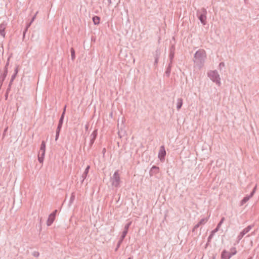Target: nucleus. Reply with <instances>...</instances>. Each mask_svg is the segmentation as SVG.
<instances>
[{
  "label": "nucleus",
  "instance_id": "nucleus-26",
  "mask_svg": "<svg viewBox=\"0 0 259 259\" xmlns=\"http://www.w3.org/2000/svg\"><path fill=\"white\" fill-rule=\"evenodd\" d=\"M175 52H170L169 53V63H172V62H173V59L174 58V56H175Z\"/></svg>",
  "mask_w": 259,
  "mask_h": 259
},
{
  "label": "nucleus",
  "instance_id": "nucleus-16",
  "mask_svg": "<svg viewBox=\"0 0 259 259\" xmlns=\"http://www.w3.org/2000/svg\"><path fill=\"white\" fill-rule=\"evenodd\" d=\"M172 63H169L168 64V66L166 68V71L165 72V75L167 77H169L170 76V74L171 72V69L172 67Z\"/></svg>",
  "mask_w": 259,
  "mask_h": 259
},
{
  "label": "nucleus",
  "instance_id": "nucleus-28",
  "mask_svg": "<svg viewBox=\"0 0 259 259\" xmlns=\"http://www.w3.org/2000/svg\"><path fill=\"white\" fill-rule=\"evenodd\" d=\"M75 193H74V192H72L71 194L70 198V200H69V205H71L73 203V202L74 201V200L75 199Z\"/></svg>",
  "mask_w": 259,
  "mask_h": 259
},
{
  "label": "nucleus",
  "instance_id": "nucleus-10",
  "mask_svg": "<svg viewBox=\"0 0 259 259\" xmlns=\"http://www.w3.org/2000/svg\"><path fill=\"white\" fill-rule=\"evenodd\" d=\"M38 12H36V14L32 17V18H31V20L30 21V22L28 23L27 24L26 27H25V28L24 29V31H23V38H24L25 36V34H26V33L27 32V30H28V28L30 26V25H31L32 23L33 22V21L34 20V19H35V17H36V15L37 14Z\"/></svg>",
  "mask_w": 259,
  "mask_h": 259
},
{
  "label": "nucleus",
  "instance_id": "nucleus-56",
  "mask_svg": "<svg viewBox=\"0 0 259 259\" xmlns=\"http://www.w3.org/2000/svg\"><path fill=\"white\" fill-rule=\"evenodd\" d=\"M214 258H215V257H214L213 258V259H214Z\"/></svg>",
  "mask_w": 259,
  "mask_h": 259
},
{
  "label": "nucleus",
  "instance_id": "nucleus-38",
  "mask_svg": "<svg viewBox=\"0 0 259 259\" xmlns=\"http://www.w3.org/2000/svg\"><path fill=\"white\" fill-rule=\"evenodd\" d=\"M200 225L198 223L196 224L192 229V232H194L195 230L200 227Z\"/></svg>",
  "mask_w": 259,
  "mask_h": 259
},
{
  "label": "nucleus",
  "instance_id": "nucleus-29",
  "mask_svg": "<svg viewBox=\"0 0 259 259\" xmlns=\"http://www.w3.org/2000/svg\"><path fill=\"white\" fill-rule=\"evenodd\" d=\"M208 221V218H205L201 219L200 221L199 222L198 224L200 225H204Z\"/></svg>",
  "mask_w": 259,
  "mask_h": 259
},
{
  "label": "nucleus",
  "instance_id": "nucleus-35",
  "mask_svg": "<svg viewBox=\"0 0 259 259\" xmlns=\"http://www.w3.org/2000/svg\"><path fill=\"white\" fill-rule=\"evenodd\" d=\"M225 220V218L223 217L221 221H220V222L218 223L217 227L215 228H218V230L219 229V228L220 227V226H221L222 224L223 223V222Z\"/></svg>",
  "mask_w": 259,
  "mask_h": 259
},
{
  "label": "nucleus",
  "instance_id": "nucleus-49",
  "mask_svg": "<svg viewBox=\"0 0 259 259\" xmlns=\"http://www.w3.org/2000/svg\"><path fill=\"white\" fill-rule=\"evenodd\" d=\"M88 128H89V124H86L85 126V130L88 131Z\"/></svg>",
  "mask_w": 259,
  "mask_h": 259
},
{
  "label": "nucleus",
  "instance_id": "nucleus-45",
  "mask_svg": "<svg viewBox=\"0 0 259 259\" xmlns=\"http://www.w3.org/2000/svg\"><path fill=\"white\" fill-rule=\"evenodd\" d=\"M210 242H208V239L207 238V242L205 246V248H206Z\"/></svg>",
  "mask_w": 259,
  "mask_h": 259
},
{
  "label": "nucleus",
  "instance_id": "nucleus-3",
  "mask_svg": "<svg viewBox=\"0 0 259 259\" xmlns=\"http://www.w3.org/2000/svg\"><path fill=\"white\" fill-rule=\"evenodd\" d=\"M208 76L219 86L221 85L220 75L217 70L210 71L207 73Z\"/></svg>",
  "mask_w": 259,
  "mask_h": 259
},
{
  "label": "nucleus",
  "instance_id": "nucleus-24",
  "mask_svg": "<svg viewBox=\"0 0 259 259\" xmlns=\"http://www.w3.org/2000/svg\"><path fill=\"white\" fill-rule=\"evenodd\" d=\"M39 150L40 151H46V142L45 141L41 142Z\"/></svg>",
  "mask_w": 259,
  "mask_h": 259
},
{
  "label": "nucleus",
  "instance_id": "nucleus-47",
  "mask_svg": "<svg viewBox=\"0 0 259 259\" xmlns=\"http://www.w3.org/2000/svg\"><path fill=\"white\" fill-rule=\"evenodd\" d=\"M11 88H10V87H8L7 89L6 92L9 93L10 92V91L11 90Z\"/></svg>",
  "mask_w": 259,
  "mask_h": 259
},
{
  "label": "nucleus",
  "instance_id": "nucleus-41",
  "mask_svg": "<svg viewBox=\"0 0 259 259\" xmlns=\"http://www.w3.org/2000/svg\"><path fill=\"white\" fill-rule=\"evenodd\" d=\"M60 132H56L55 141H57L59 138Z\"/></svg>",
  "mask_w": 259,
  "mask_h": 259
},
{
  "label": "nucleus",
  "instance_id": "nucleus-36",
  "mask_svg": "<svg viewBox=\"0 0 259 259\" xmlns=\"http://www.w3.org/2000/svg\"><path fill=\"white\" fill-rule=\"evenodd\" d=\"M65 115L61 114V117L59 119V122L63 123Z\"/></svg>",
  "mask_w": 259,
  "mask_h": 259
},
{
  "label": "nucleus",
  "instance_id": "nucleus-17",
  "mask_svg": "<svg viewBox=\"0 0 259 259\" xmlns=\"http://www.w3.org/2000/svg\"><path fill=\"white\" fill-rule=\"evenodd\" d=\"M98 135V130H95L90 136V139L93 141H95L97 138Z\"/></svg>",
  "mask_w": 259,
  "mask_h": 259
},
{
  "label": "nucleus",
  "instance_id": "nucleus-2",
  "mask_svg": "<svg viewBox=\"0 0 259 259\" xmlns=\"http://www.w3.org/2000/svg\"><path fill=\"white\" fill-rule=\"evenodd\" d=\"M206 9L202 8L201 9L198 10L196 12V16L198 19L201 22L203 25H205L207 23L206 21V15H207Z\"/></svg>",
  "mask_w": 259,
  "mask_h": 259
},
{
  "label": "nucleus",
  "instance_id": "nucleus-1",
  "mask_svg": "<svg viewBox=\"0 0 259 259\" xmlns=\"http://www.w3.org/2000/svg\"><path fill=\"white\" fill-rule=\"evenodd\" d=\"M205 58V51L202 50H199L194 54L193 61L197 65L201 67L204 62Z\"/></svg>",
  "mask_w": 259,
  "mask_h": 259
},
{
  "label": "nucleus",
  "instance_id": "nucleus-43",
  "mask_svg": "<svg viewBox=\"0 0 259 259\" xmlns=\"http://www.w3.org/2000/svg\"><path fill=\"white\" fill-rule=\"evenodd\" d=\"M66 105H65L63 108V112L62 113V115H65V113H66Z\"/></svg>",
  "mask_w": 259,
  "mask_h": 259
},
{
  "label": "nucleus",
  "instance_id": "nucleus-52",
  "mask_svg": "<svg viewBox=\"0 0 259 259\" xmlns=\"http://www.w3.org/2000/svg\"><path fill=\"white\" fill-rule=\"evenodd\" d=\"M248 0H244V2H245L246 4H247V3H248Z\"/></svg>",
  "mask_w": 259,
  "mask_h": 259
},
{
  "label": "nucleus",
  "instance_id": "nucleus-44",
  "mask_svg": "<svg viewBox=\"0 0 259 259\" xmlns=\"http://www.w3.org/2000/svg\"><path fill=\"white\" fill-rule=\"evenodd\" d=\"M220 67H224L225 66V63L224 62H221L219 64Z\"/></svg>",
  "mask_w": 259,
  "mask_h": 259
},
{
  "label": "nucleus",
  "instance_id": "nucleus-34",
  "mask_svg": "<svg viewBox=\"0 0 259 259\" xmlns=\"http://www.w3.org/2000/svg\"><path fill=\"white\" fill-rule=\"evenodd\" d=\"M123 240H121L120 239H119V241H118L116 247V248L115 249V251H117L118 250V248H119V247H120L121 244L122 243V242H123Z\"/></svg>",
  "mask_w": 259,
  "mask_h": 259
},
{
  "label": "nucleus",
  "instance_id": "nucleus-23",
  "mask_svg": "<svg viewBox=\"0 0 259 259\" xmlns=\"http://www.w3.org/2000/svg\"><path fill=\"white\" fill-rule=\"evenodd\" d=\"M161 54L160 51L158 49L156 50L154 54V59H159Z\"/></svg>",
  "mask_w": 259,
  "mask_h": 259
},
{
  "label": "nucleus",
  "instance_id": "nucleus-12",
  "mask_svg": "<svg viewBox=\"0 0 259 259\" xmlns=\"http://www.w3.org/2000/svg\"><path fill=\"white\" fill-rule=\"evenodd\" d=\"M8 74V72L4 71L3 73H2L0 75V90L1 89V87L3 85V83L4 81V80L6 79V77H7Z\"/></svg>",
  "mask_w": 259,
  "mask_h": 259
},
{
  "label": "nucleus",
  "instance_id": "nucleus-18",
  "mask_svg": "<svg viewBox=\"0 0 259 259\" xmlns=\"http://www.w3.org/2000/svg\"><path fill=\"white\" fill-rule=\"evenodd\" d=\"M92 20L95 25H98L100 23V18L97 16H94L92 18Z\"/></svg>",
  "mask_w": 259,
  "mask_h": 259
},
{
  "label": "nucleus",
  "instance_id": "nucleus-14",
  "mask_svg": "<svg viewBox=\"0 0 259 259\" xmlns=\"http://www.w3.org/2000/svg\"><path fill=\"white\" fill-rule=\"evenodd\" d=\"M231 256L229 255V252L226 250H224L221 253V259H230Z\"/></svg>",
  "mask_w": 259,
  "mask_h": 259
},
{
  "label": "nucleus",
  "instance_id": "nucleus-33",
  "mask_svg": "<svg viewBox=\"0 0 259 259\" xmlns=\"http://www.w3.org/2000/svg\"><path fill=\"white\" fill-rule=\"evenodd\" d=\"M62 125H63V123H61V122H59L56 132H60L62 127Z\"/></svg>",
  "mask_w": 259,
  "mask_h": 259
},
{
  "label": "nucleus",
  "instance_id": "nucleus-30",
  "mask_svg": "<svg viewBox=\"0 0 259 259\" xmlns=\"http://www.w3.org/2000/svg\"><path fill=\"white\" fill-rule=\"evenodd\" d=\"M132 222H129L128 223H127L124 226V231H126V232H128V229H129V228L130 227V226L132 224Z\"/></svg>",
  "mask_w": 259,
  "mask_h": 259
},
{
  "label": "nucleus",
  "instance_id": "nucleus-25",
  "mask_svg": "<svg viewBox=\"0 0 259 259\" xmlns=\"http://www.w3.org/2000/svg\"><path fill=\"white\" fill-rule=\"evenodd\" d=\"M71 52V57L72 60H74L75 58V52L74 49L73 48H71L70 49Z\"/></svg>",
  "mask_w": 259,
  "mask_h": 259
},
{
  "label": "nucleus",
  "instance_id": "nucleus-19",
  "mask_svg": "<svg viewBox=\"0 0 259 259\" xmlns=\"http://www.w3.org/2000/svg\"><path fill=\"white\" fill-rule=\"evenodd\" d=\"M218 231V228H215L213 230H212L211 232L210 235H209L208 239V242H210L211 240V239L213 237L215 233Z\"/></svg>",
  "mask_w": 259,
  "mask_h": 259
},
{
  "label": "nucleus",
  "instance_id": "nucleus-11",
  "mask_svg": "<svg viewBox=\"0 0 259 259\" xmlns=\"http://www.w3.org/2000/svg\"><path fill=\"white\" fill-rule=\"evenodd\" d=\"M159 168L158 166H157L156 165H153L152 168H151L149 174L150 176L155 175L159 173Z\"/></svg>",
  "mask_w": 259,
  "mask_h": 259
},
{
  "label": "nucleus",
  "instance_id": "nucleus-48",
  "mask_svg": "<svg viewBox=\"0 0 259 259\" xmlns=\"http://www.w3.org/2000/svg\"><path fill=\"white\" fill-rule=\"evenodd\" d=\"M15 79V78H14V77H12L11 76V78L10 81L13 82Z\"/></svg>",
  "mask_w": 259,
  "mask_h": 259
},
{
  "label": "nucleus",
  "instance_id": "nucleus-42",
  "mask_svg": "<svg viewBox=\"0 0 259 259\" xmlns=\"http://www.w3.org/2000/svg\"><path fill=\"white\" fill-rule=\"evenodd\" d=\"M158 60L157 59H154V66L156 67L157 66V64L158 62Z\"/></svg>",
  "mask_w": 259,
  "mask_h": 259
},
{
  "label": "nucleus",
  "instance_id": "nucleus-8",
  "mask_svg": "<svg viewBox=\"0 0 259 259\" xmlns=\"http://www.w3.org/2000/svg\"><path fill=\"white\" fill-rule=\"evenodd\" d=\"M166 155V151L163 145L161 146L160 147L159 151L158 153V157L161 161H163L165 159Z\"/></svg>",
  "mask_w": 259,
  "mask_h": 259
},
{
  "label": "nucleus",
  "instance_id": "nucleus-5",
  "mask_svg": "<svg viewBox=\"0 0 259 259\" xmlns=\"http://www.w3.org/2000/svg\"><path fill=\"white\" fill-rule=\"evenodd\" d=\"M254 226L253 225H249L245 229H244L237 236V243H239L240 240L243 238V237Z\"/></svg>",
  "mask_w": 259,
  "mask_h": 259
},
{
  "label": "nucleus",
  "instance_id": "nucleus-22",
  "mask_svg": "<svg viewBox=\"0 0 259 259\" xmlns=\"http://www.w3.org/2000/svg\"><path fill=\"white\" fill-rule=\"evenodd\" d=\"M10 56L8 57V58L7 59V62L5 64V66L4 67V71H6V72H8V66L9 65V63H10Z\"/></svg>",
  "mask_w": 259,
  "mask_h": 259
},
{
  "label": "nucleus",
  "instance_id": "nucleus-21",
  "mask_svg": "<svg viewBox=\"0 0 259 259\" xmlns=\"http://www.w3.org/2000/svg\"><path fill=\"white\" fill-rule=\"evenodd\" d=\"M236 253L237 251L236 248L234 247H231L230 249V252H229L230 256L231 257L233 255L236 254Z\"/></svg>",
  "mask_w": 259,
  "mask_h": 259
},
{
  "label": "nucleus",
  "instance_id": "nucleus-37",
  "mask_svg": "<svg viewBox=\"0 0 259 259\" xmlns=\"http://www.w3.org/2000/svg\"><path fill=\"white\" fill-rule=\"evenodd\" d=\"M94 142H95L94 141L90 139V143H89L88 150H90L91 148V147H92V145H93Z\"/></svg>",
  "mask_w": 259,
  "mask_h": 259
},
{
  "label": "nucleus",
  "instance_id": "nucleus-6",
  "mask_svg": "<svg viewBox=\"0 0 259 259\" xmlns=\"http://www.w3.org/2000/svg\"><path fill=\"white\" fill-rule=\"evenodd\" d=\"M256 189V185L253 188V190L251 192L249 195L245 196L242 200L240 201V205H243L246 202H247L254 194Z\"/></svg>",
  "mask_w": 259,
  "mask_h": 259
},
{
  "label": "nucleus",
  "instance_id": "nucleus-15",
  "mask_svg": "<svg viewBox=\"0 0 259 259\" xmlns=\"http://www.w3.org/2000/svg\"><path fill=\"white\" fill-rule=\"evenodd\" d=\"M45 151H40L39 150L38 154V160L40 163H42L44 159V157L45 155Z\"/></svg>",
  "mask_w": 259,
  "mask_h": 259
},
{
  "label": "nucleus",
  "instance_id": "nucleus-32",
  "mask_svg": "<svg viewBox=\"0 0 259 259\" xmlns=\"http://www.w3.org/2000/svg\"><path fill=\"white\" fill-rule=\"evenodd\" d=\"M62 125H63V123H61V122H59L56 132H60L62 127Z\"/></svg>",
  "mask_w": 259,
  "mask_h": 259
},
{
  "label": "nucleus",
  "instance_id": "nucleus-27",
  "mask_svg": "<svg viewBox=\"0 0 259 259\" xmlns=\"http://www.w3.org/2000/svg\"><path fill=\"white\" fill-rule=\"evenodd\" d=\"M18 71H19V65H17L14 69V72L13 74L12 75V77H14V78H16Z\"/></svg>",
  "mask_w": 259,
  "mask_h": 259
},
{
  "label": "nucleus",
  "instance_id": "nucleus-9",
  "mask_svg": "<svg viewBox=\"0 0 259 259\" xmlns=\"http://www.w3.org/2000/svg\"><path fill=\"white\" fill-rule=\"evenodd\" d=\"M7 23L4 21L0 24V35L3 36L4 37L5 36L6 32L5 29L7 27Z\"/></svg>",
  "mask_w": 259,
  "mask_h": 259
},
{
  "label": "nucleus",
  "instance_id": "nucleus-51",
  "mask_svg": "<svg viewBox=\"0 0 259 259\" xmlns=\"http://www.w3.org/2000/svg\"><path fill=\"white\" fill-rule=\"evenodd\" d=\"M109 5H110L111 4V0H108Z\"/></svg>",
  "mask_w": 259,
  "mask_h": 259
},
{
  "label": "nucleus",
  "instance_id": "nucleus-4",
  "mask_svg": "<svg viewBox=\"0 0 259 259\" xmlns=\"http://www.w3.org/2000/svg\"><path fill=\"white\" fill-rule=\"evenodd\" d=\"M111 181L113 186L115 187H119L120 179L118 170L114 172L112 177L111 178Z\"/></svg>",
  "mask_w": 259,
  "mask_h": 259
},
{
  "label": "nucleus",
  "instance_id": "nucleus-20",
  "mask_svg": "<svg viewBox=\"0 0 259 259\" xmlns=\"http://www.w3.org/2000/svg\"><path fill=\"white\" fill-rule=\"evenodd\" d=\"M183 105V99L182 98H179L177 100V110H180Z\"/></svg>",
  "mask_w": 259,
  "mask_h": 259
},
{
  "label": "nucleus",
  "instance_id": "nucleus-7",
  "mask_svg": "<svg viewBox=\"0 0 259 259\" xmlns=\"http://www.w3.org/2000/svg\"><path fill=\"white\" fill-rule=\"evenodd\" d=\"M57 212V210L55 209L49 215L47 222V225L48 226H50L53 224L55 219Z\"/></svg>",
  "mask_w": 259,
  "mask_h": 259
},
{
  "label": "nucleus",
  "instance_id": "nucleus-39",
  "mask_svg": "<svg viewBox=\"0 0 259 259\" xmlns=\"http://www.w3.org/2000/svg\"><path fill=\"white\" fill-rule=\"evenodd\" d=\"M32 255L34 257H38L39 255V253L38 251H35L33 252Z\"/></svg>",
  "mask_w": 259,
  "mask_h": 259
},
{
  "label": "nucleus",
  "instance_id": "nucleus-31",
  "mask_svg": "<svg viewBox=\"0 0 259 259\" xmlns=\"http://www.w3.org/2000/svg\"><path fill=\"white\" fill-rule=\"evenodd\" d=\"M127 233H128V232H126V231L123 230V232H122V235H121V236H120V239L121 240H124V239L125 238V236H126V235H127Z\"/></svg>",
  "mask_w": 259,
  "mask_h": 259
},
{
  "label": "nucleus",
  "instance_id": "nucleus-53",
  "mask_svg": "<svg viewBox=\"0 0 259 259\" xmlns=\"http://www.w3.org/2000/svg\"><path fill=\"white\" fill-rule=\"evenodd\" d=\"M106 151V149L105 148H104L103 150V152L104 153Z\"/></svg>",
  "mask_w": 259,
  "mask_h": 259
},
{
  "label": "nucleus",
  "instance_id": "nucleus-50",
  "mask_svg": "<svg viewBox=\"0 0 259 259\" xmlns=\"http://www.w3.org/2000/svg\"><path fill=\"white\" fill-rule=\"evenodd\" d=\"M13 84V82L10 81L9 84V87L11 88V85Z\"/></svg>",
  "mask_w": 259,
  "mask_h": 259
},
{
  "label": "nucleus",
  "instance_id": "nucleus-54",
  "mask_svg": "<svg viewBox=\"0 0 259 259\" xmlns=\"http://www.w3.org/2000/svg\"><path fill=\"white\" fill-rule=\"evenodd\" d=\"M247 259H252V257L250 256V257H248Z\"/></svg>",
  "mask_w": 259,
  "mask_h": 259
},
{
  "label": "nucleus",
  "instance_id": "nucleus-40",
  "mask_svg": "<svg viewBox=\"0 0 259 259\" xmlns=\"http://www.w3.org/2000/svg\"><path fill=\"white\" fill-rule=\"evenodd\" d=\"M169 51L170 52H175V47L174 45H171L170 49H169Z\"/></svg>",
  "mask_w": 259,
  "mask_h": 259
},
{
  "label": "nucleus",
  "instance_id": "nucleus-13",
  "mask_svg": "<svg viewBox=\"0 0 259 259\" xmlns=\"http://www.w3.org/2000/svg\"><path fill=\"white\" fill-rule=\"evenodd\" d=\"M90 168V165H88L87 166V167L85 168L83 173L82 174V176L81 177V178L82 179L81 183H83L84 180L86 179V178L87 177V175H88V174L89 173Z\"/></svg>",
  "mask_w": 259,
  "mask_h": 259
},
{
  "label": "nucleus",
  "instance_id": "nucleus-46",
  "mask_svg": "<svg viewBox=\"0 0 259 259\" xmlns=\"http://www.w3.org/2000/svg\"><path fill=\"white\" fill-rule=\"evenodd\" d=\"M8 94H9V93H7V92H6V93H5V97L6 100H7L8 98Z\"/></svg>",
  "mask_w": 259,
  "mask_h": 259
},
{
  "label": "nucleus",
  "instance_id": "nucleus-55",
  "mask_svg": "<svg viewBox=\"0 0 259 259\" xmlns=\"http://www.w3.org/2000/svg\"><path fill=\"white\" fill-rule=\"evenodd\" d=\"M127 259H133V257H130Z\"/></svg>",
  "mask_w": 259,
  "mask_h": 259
}]
</instances>
